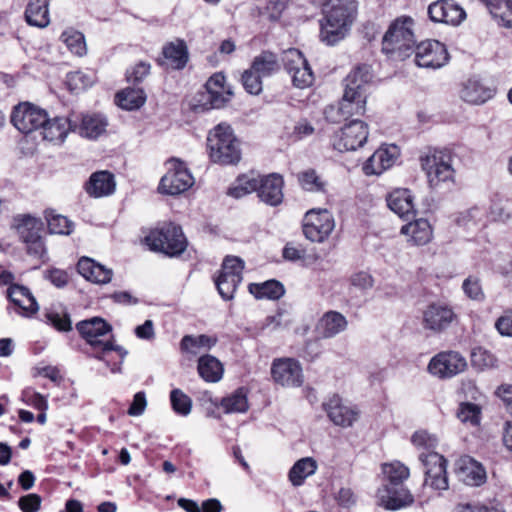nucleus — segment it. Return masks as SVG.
I'll return each instance as SVG.
<instances>
[{
  "mask_svg": "<svg viewBox=\"0 0 512 512\" xmlns=\"http://www.w3.org/2000/svg\"><path fill=\"white\" fill-rule=\"evenodd\" d=\"M357 12L353 0H327L320 21V39L327 45H335L349 32Z\"/></svg>",
  "mask_w": 512,
  "mask_h": 512,
  "instance_id": "1",
  "label": "nucleus"
},
{
  "mask_svg": "<svg viewBox=\"0 0 512 512\" xmlns=\"http://www.w3.org/2000/svg\"><path fill=\"white\" fill-rule=\"evenodd\" d=\"M372 76L367 65L358 66L344 80V94L340 104L346 118L363 115L366 110L367 86Z\"/></svg>",
  "mask_w": 512,
  "mask_h": 512,
  "instance_id": "2",
  "label": "nucleus"
},
{
  "mask_svg": "<svg viewBox=\"0 0 512 512\" xmlns=\"http://www.w3.org/2000/svg\"><path fill=\"white\" fill-rule=\"evenodd\" d=\"M207 142L209 155L213 162L229 165L240 161V143L231 126L224 123L217 125L209 132Z\"/></svg>",
  "mask_w": 512,
  "mask_h": 512,
  "instance_id": "3",
  "label": "nucleus"
},
{
  "mask_svg": "<svg viewBox=\"0 0 512 512\" xmlns=\"http://www.w3.org/2000/svg\"><path fill=\"white\" fill-rule=\"evenodd\" d=\"M76 329L86 342L95 349H99V353L95 354V358L104 361L108 365L105 355L107 352L116 351L123 362L127 355V350L121 346L113 345L110 341H103L101 337L111 332L112 327L104 319L93 317L88 320L80 321L76 324Z\"/></svg>",
  "mask_w": 512,
  "mask_h": 512,
  "instance_id": "4",
  "label": "nucleus"
},
{
  "mask_svg": "<svg viewBox=\"0 0 512 512\" xmlns=\"http://www.w3.org/2000/svg\"><path fill=\"white\" fill-rule=\"evenodd\" d=\"M414 21L411 17L396 19L383 37L382 50L399 59L409 56L415 46Z\"/></svg>",
  "mask_w": 512,
  "mask_h": 512,
  "instance_id": "5",
  "label": "nucleus"
},
{
  "mask_svg": "<svg viewBox=\"0 0 512 512\" xmlns=\"http://www.w3.org/2000/svg\"><path fill=\"white\" fill-rule=\"evenodd\" d=\"M145 241L151 250L162 252L168 256L180 255L187 247L181 227L173 223L153 229L146 236Z\"/></svg>",
  "mask_w": 512,
  "mask_h": 512,
  "instance_id": "6",
  "label": "nucleus"
},
{
  "mask_svg": "<svg viewBox=\"0 0 512 512\" xmlns=\"http://www.w3.org/2000/svg\"><path fill=\"white\" fill-rule=\"evenodd\" d=\"M13 227L26 245L27 253L42 259L46 254V247L41 236L43 230L41 219L29 214L17 215L13 219Z\"/></svg>",
  "mask_w": 512,
  "mask_h": 512,
  "instance_id": "7",
  "label": "nucleus"
},
{
  "mask_svg": "<svg viewBox=\"0 0 512 512\" xmlns=\"http://www.w3.org/2000/svg\"><path fill=\"white\" fill-rule=\"evenodd\" d=\"M430 186L437 187L441 183L452 182L455 170L452 165V155L447 150L429 151L421 159Z\"/></svg>",
  "mask_w": 512,
  "mask_h": 512,
  "instance_id": "8",
  "label": "nucleus"
},
{
  "mask_svg": "<svg viewBox=\"0 0 512 512\" xmlns=\"http://www.w3.org/2000/svg\"><path fill=\"white\" fill-rule=\"evenodd\" d=\"M47 111L31 102H20L11 112V123L23 134L39 131L46 121Z\"/></svg>",
  "mask_w": 512,
  "mask_h": 512,
  "instance_id": "9",
  "label": "nucleus"
},
{
  "mask_svg": "<svg viewBox=\"0 0 512 512\" xmlns=\"http://www.w3.org/2000/svg\"><path fill=\"white\" fill-rule=\"evenodd\" d=\"M335 228V220L327 209H311L303 220V233L312 242L325 241Z\"/></svg>",
  "mask_w": 512,
  "mask_h": 512,
  "instance_id": "10",
  "label": "nucleus"
},
{
  "mask_svg": "<svg viewBox=\"0 0 512 512\" xmlns=\"http://www.w3.org/2000/svg\"><path fill=\"white\" fill-rule=\"evenodd\" d=\"M194 183L185 164L177 159H171L167 162V172L161 178L159 190L168 195H178L188 190Z\"/></svg>",
  "mask_w": 512,
  "mask_h": 512,
  "instance_id": "11",
  "label": "nucleus"
},
{
  "mask_svg": "<svg viewBox=\"0 0 512 512\" xmlns=\"http://www.w3.org/2000/svg\"><path fill=\"white\" fill-rule=\"evenodd\" d=\"M457 320L453 307L442 301L432 302L422 311V326L433 333L444 332Z\"/></svg>",
  "mask_w": 512,
  "mask_h": 512,
  "instance_id": "12",
  "label": "nucleus"
},
{
  "mask_svg": "<svg viewBox=\"0 0 512 512\" xmlns=\"http://www.w3.org/2000/svg\"><path fill=\"white\" fill-rule=\"evenodd\" d=\"M244 262L239 257L227 256L222 264L219 276L215 279V285L224 300H231L242 282Z\"/></svg>",
  "mask_w": 512,
  "mask_h": 512,
  "instance_id": "13",
  "label": "nucleus"
},
{
  "mask_svg": "<svg viewBox=\"0 0 512 512\" xmlns=\"http://www.w3.org/2000/svg\"><path fill=\"white\" fill-rule=\"evenodd\" d=\"M368 135L367 124L353 120L334 134L332 145L339 152L355 151L366 143Z\"/></svg>",
  "mask_w": 512,
  "mask_h": 512,
  "instance_id": "14",
  "label": "nucleus"
},
{
  "mask_svg": "<svg viewBox=\"0 0 512 512\" xmlns=\"http://www.w3.org/2000/svg\"><path fill=\"white\" fill-rule=\"evenodd\" d=\"M467 368L465 357L458 351L449 350L436 354L428 364V371L441 379L452 378Z\"/></svg>",
  "mask_w": 512,
  "mask_h": 512,
  "instance_id": "15",
  "label": "nucleus"
},
{
  "mask_svg": "<svg viewBox=\"0 0 512 512\" xmlns=\"http://www.w3.org/2000/svg\"><path fill=\"white\" fill-rule=\"evenodd\" d=\"M419 459L425 467L424 485L429 486L434 490L448 489L446 459L434 451H430L426 454L421 453Z\"/></svg>",
  "mask_w": 512,
  "mask_h": 512,
  "instance_id": "16",
  "label": "nucleus"
},
{
  "mask_svg": "<svg viewBox=\"0 0 512 512\" xmlns=\"http://www.w3.org/2000/svg\"><path fill=\"white\" fill-rule=\"evenodd\" d=\"M283 63L285 70L290 74L294 86L306 88L312 85L314 75L307 60L298 49H289L284 52Z\"/></svg>",
  "mask_w": 512,
  "mask_h": 512,
  "instance_id": "17",
  "label": "nucleus"
},
{
  "mask_svg": "<svg viewBox=\"0 0 512 512\" xmlns=\"http://www.w3.org/2000/svg\"><path fill=\"white\" fill-rule=\"evenodd\" d=\"M449 61L444 44L437 40H426L415 47V62L419 67L438 69Z\"/></svg>",
  "mask_w": 512,
  "mask_h": 512,
  "instance_id": "18",
  "label": "nucleus"
},
{
  "mask_svg": "<svg viewBox=\"0 0 512 512\" xmlns=\"http://www.w3.org/2000/svg\"><path fill=\"white\" fill-rule=\"evenodd\" d=\"M271 375L283 387H299L303 383L302 367L293 358L275 359L271 366Z\"/></svg>",
  "mask_w": 512,
  "mask_h": 512,
  "instance_id": "19",
  "label": "nucleus"
},
{
  "mask_svg": "<svg viewBox=\"0 0 512 512\" xmlns=\"http://www.w3.org/2000/svg\"><path fill=\"white\" fill-rule=\"evenodd\" d=\"M256 192L262 202L270 206H278L283 201V177L277 173L256 177Z\"/></svg>",
  "mask_w": 512,
  "mask_h": 512,
  "instance_id": "20",
  "label": "nucleus"
},
{
  "mask_svg": "<svg viewBox=\"0 0 512 512\" xmlns=\"http://www.w3.org/2000/svg\"><path fill=\"white\" fill-rule=\"evenodd\" d=\"M379 504L387 510H399L413 503V496L403 485L385 484L377 491Z\"/></svg>",
  "mask_w": 512,
  "mask_h": 512,
  "instance_id": "21",
  "label": "nucleus"
},
{
  "mask_svg": "<svg viewBox=\"0 0 512 512\" xmlns=\"http://www.w3.org/2000/svg\"><path fill=\"white\" fill-rule=\"evenodd\" d=\"M428 15L434 22L459 25L466 17L465 11L448 0H438L428 7Z\"/></svg>",
  "mask_w": 512,
  "mask_h": 512,
  "instance_id": "22",
  "label": "nucleus"
},
{
  "mask_svg": "<svg viewBox=\"0 0 512 512\" xmlns=\"http://www.w3.org/2000/svg\"><path fill=\"white\" fill-rule=\"evenodd\" d=\"M328 418L337 426L350 427L357 420L358 412L345 405L338 395H332L322 404Z\"/></svg>",
  "mask_w": 512,
  "mask_h": 512,
  "instance_id": "23",
  "label": "nucleus"
},
{
  "mask_svg": "<svg viewBox=\"0 0 512 512\" xmlns=\"http://www.w3.org/2000/svg\"><path fill=\"white\" fill-rule=\"evenodd\" d=\"M399 154L396 145L382 146L368 158L363 169L367 175H380L394 165Z\"/></svg>",
  "mask_w": 512,
  "mask_h": 512,
  "instance_id": "24",
  "label": "nucleus"
},
{
  "mask_svg": "<svg viewBox=\"0 0 512 512\" xmlns=\"http://www.w3.org/2000/svg\"><path fill=\"white\" fill-rule=\"evenodd\" d=\"M455 472L459 480L470 486H479L486 480L485 469L470 456H462L457 460Z\"/></svg>",
  "mask_w": 512,
  "mask_h": 512,
  "instance_id": "25",
  "label": "nucleus"
},
{
  "mask_svg": "<svg viewBox=\"0 0 512 512\" xmlns=\"http://www.w3.org/2000/svg\"><path fill=\"white\" fill-rule=\"evenodd\" d=\"M400 233L406 241L413 246L428 244L433 237V230L428 220L424 218L415 219L403 225Z\"/></svg>",
  "mask_w": 512,
  "mask_h": 512,
  "instance_id": "26",
  "label": "nucleus"
},
{
  "mask_svg": "<svg viewBox=\"0 0 512 512\" xmlns=\"http://www.w3.org/2000/svg\"><path fill=\"white\" fill-rule=\"evenodd\" d=\"M387 205L391 211L401 218H409L415 215L414 196L406 188H397L386 197Z\"/></svg>",
  "mask_w": 512,
  "mask_h": 512,
  "instance_id": "27",
  "label": "nucleus"
},
{
  "mask_svg": "<svg viewBox=\"0 0 512 512\" xmlns=\"http://www.w3.org/2000/svg\"><path fill=\"white\" fill-rule=\"evenodd\" d=\"M346 317L337 311H328L323 314L316 325V332L319 337L328 339L342 333L347 329Z\"/></svg>",
  "mask_w": 512,
  "mask_h": 512,
  "instance_id": "28",
  "label": "nucleus"
},
{
  "mask_svg": "<svg viewBox=\"0 0 512 512\" xmlns=\"http://www.w3.org/2000/svg\"><path fill=\"white\" fill-rule=\"evenodd\" d=\"M205 87L212 108H221L231 99L232 92L226 86V78L222 73L213 74Z\"/></svg>",
  "mask_w": 512,
  "mask_h": 512,
  "instance_id": "29",
  "label": "nucleus"
},
{
  "mask_svg": "<svg viewBox=\"0 0 512 512\" xmlns=\"http://www.w3.org/2000/svg\"><path fill=\"white\" fill-rule=\"evenodd\" d=\"M77 270L85 279L96 284H107L113 276L112 269L88 257H82L78 261Z\"/></svg>",
  "mask_w": 512,
  "mask_h": 512,
  "instance_id": "30",
  "label": "nucleus"
},
{
  "mask_svg": "<svg viewBox=\"0 0 512 512\" xmlns=\"http://www.w3.org/2000/svg\"><path fill=\"white\" fill-rule=\"evenodd\" d=\"M71 121L66 117L49 118L46 113V121L40 127L39 133L44 140L50 142H62L72 129Z\"/></svg>",
  "mask_w": 512,
  "mask_h": 512,
  "instance_id": "31",
  "label": "nucleus"
},
{
  "mask_svg": "<svg viewBox=\"0 0 512 512\" xmlns=\"http://www.w3.org/2000/svg\"><path fill=\"white\" fill-rule=\"evenodd\" d=\"M116 187L114 175L108 171L93 173L85 185L87 194L94 198H100L114 193Z\"/></svg>",
  "mask_w": 512,
  "mask_h": 512,
  "instance_id": "32",
  "label": "nucleus"
},
{
  "mask_svg": "<svg viewBox=\"0 0 512 512\" xmlns=\"http://www.w3.org/2000/svg\"><path fill=\"white\" fill-rule=\"evenodd\" d=\"M162 55L168 65L175 70H182L189 60L188 47L182 39L166 43L162 48Z\"/></svg>",
  "mask_w": 512,
  "mask_h": 512,
  "instance_id": "33",
  "label": "nucleus"
},
{
  "mask_svg": "<svg viewBox=\"0 0 512 512\" xmlns=\"http://www.w3.org/2000/svg\"><path fill=\"white\" fill-rule=\"evenodd\" d=\"M495 94L494 89L484 85L478 79H468L461 90V98L470 104L480 105L490 100Z\"/></svg>",
  "mask_w": 512,
  "mask_h": 512,
  "instance_id": "34",
  "label": "nucleus"
},
{
  "mask_svg": "<svg viewBox=\"0 0 512 512\" xmlns=\"http://www.w3.org/2000/svg\"><path fill=\"white\" fill-rule=\"evenodd\" d=\"M48 0H28L25 20L30 26L45 28L50 23Z\"/></svg>",
  "mask_w": 512,
  "mask_h": 512,
  "instance_id": "35",
  "label": "nucleus"
},
{
  "mask_svg": "<svg viewBox=\"0 0 512 512\" xmlns=\"http://www.w3.org/2000/svg\"><path fill=\"white\" fill-rule=\"evenodd\" d=\"M499 26L512 28V0H480Z\"/></svg>",
  "mask_w": 512,
  "mask_h": 512,
  "instance_id": "36",
  "label": "nucleus"
},
{
  "mask_svg": "<svg viewBox=\"0 0 512 512\" xmlns=\"http://www.w3.org/2000/svg\"><path fill=\"white\" fill-rule=\"evenodd\" d=\"M318 465L314 458L304 457L294 463L288 473L291 484L295 487L303 485L306 478L315 474Z\"/></svg>",
  "mask_w": 512,
  "mask_h": 512,
  "instance_id": "37",
  "label": "nucleus"
},
{
  "mask_svg": "<svg viewBox=\"0 0 512 512\" xmlns=\"http://www.w3.org/2000/svg\"><path fill=\"white\" fill-rule=\"evenodd\" d=\"M8 298L27 313L38 311V304L28 288L21 285H11L7 290Z\"/></svg>",
  "mask_w": 512,
  "mask_h": 512,
  "instance_id": "38",
  "label": "nucleus"
},
{
  "mask_svg": "<svg viewBox=\"0 0 512 512\" xmlns=\"http://www.w3.org/2000/svg\"><path fill=\"white\" fill-rule=\"evenodd\" d=\"M116 103L122 109L137 110L146 102V94L142 88H126L116 94Z\"/></svg>",
  "mask_w": 512,
  "mask_h": 512,
  "instance_id": "39",
  "label": "nucleus"
},
{
  "mask_svg": "<svg viewBox=\"0 0 512 512\" xmlns=\"http://www.w3.org/2000/svg\"><path fill=\"white\" fill-rule=\"evenodd\" d=\"M198 373L206 382H218L223 376V366L214 356L204 355L198 360Z\"/></svg>",
  "mask_w": 512,
  "mask_h": 512,
  "instance_id": "40",
  "label": "nucleus"
},
{
  "mask_svg": "<svg viewBox=\"0 0 512 512\" xmlns=\"http://www.w3.org/2000/svg\"><path fill=\"white\" fill-rule=\"evenodd\" d=\"M249 292L258 299L277 300L284 295L285 289L279 281L268 280L263 283H251Z\"/></svg>",
  "mask_w": 512,
  "mask_h": 512,
  "instance_id": "41",
  "label": "nucleus"
},
{
  "mask_svg": "<svg viewBox=\"0 0 512 512\" xmlns=\"http://www.w3.org/2000/svg\"><path fill=\"white\" fill-rule=\"evenodd\" d=\"M107 124V119L103 115H85L82 118L80 134L89 139H96L105 132Z\"/></svg>",
  "mask_w": 512,
  "mask_h": 512,
  "instance_id": "42",
  "label": "nucleus"
},
{
  "mask_svg": "<svg viewBox=\"0 0 512 512\" xmlns=\"http://www.w3.org/2000/svg\"><path fill=\"white\" fill-rule=\"evenodd\" d=\"M217 343V338L208 335H186L181 340V349L184 352L197 355L204 350L211 349Z\"/></svg>",
  "mask_w": 512,
  "mask_h": 512,
  "instance_id": "43",
  "label": "nucleus"
},
{
  "mask_svg": "<svg viewBox=\"0 0 512 512\" xmlns=\"http://www.w3.org/2000/svg\"><path fill=\"white\" fill-rule=\"evenodd\" d=\"M382 473L385 480L392 486L403 485V482L409 478L410 471L400 461H393L382 464Z\"/></svg>",
  "mask_w": 512,
  "mask_h": 512,
  "instance_id": "44",
  "label": "nucleus"
},
{
  "mask_svg": "<svg viewBox=\"0 0 512 512\" xmlns=\"http://www.w3.org/2000/svg\"><path fill=\"white\" fill-rule=\"evenodd\" d=\"M471 366L477 371H486L498 367L497 357L487 349L476 347L470 355Z\"/></svg>",
  "mask_w": 512,
  "mask_h": 512,
  "instance_id": "45",
  "label": "nucleus"
},
{
  "mask_svg": "<svg viewBox=\"0 0 512 512\" xmlns=\"http://www.w3.org/2000/svg\"><path fill=\"white\" fill-rule=\"evenodd\" d=\"M261 78L272 75L278 69L276 56L271 52H262L256 56L250 67Z\"/></svg>",
  "mask_w": 512,
  "mask_h": 512,
  "instance_id": "46",
  "label": "nucleus"
},
{
  "mask_svg": "<svg viewBox=\"0 0 512 512\" xmlns=\"http://www.w3.org/2000/svg\"><path fill=\"white\" fill-rule=\"evenodd\" d=\"M458 224L474 230L486 225V209L483 207H473L462 213L458 218Z\"/></svg>",
  "mask_w": 512,
  "mask_h": 512,
  "instance_id": "47",
  "label": "nucleus"
},
{
  "mask_svg": "<svg viewBox=\"0 0 512 512\" xmlns=\"http://www.w3.org/2000/svg\"><path fill=\"white\" fill-rule=\"evenodd\" d=\"M45 218L51 234L69 235L73 232L74 223L67 217L55 214L53 211H46Z\"/></svg>",
  "mask_w": 512,
  "mask_h": 512,
  "instance_id": "48",
  "label": "nucleus"
},
{
  "mask_svg": "<svg viewBox=\"0 0 512 512\" xmlns=\"http://www.w3.org/2000/svg\"><path fill=\"white\" fill-rule=\"evenodd\" d=\"M221 407L226 413H242L248 409L247 395L244 389H237L221 401Z\"/></svg>",
  "mask_w": 512,
  "mask_h": 512,
  "instance_id": "49",
  "label": "nucleus"
},
{
  "mask_svg": "<svg viewBox=\"0 0 512 512\" xmlns=\"http://www.w3.org/2000/svg\"><path fill=\"white\" fill-rule=\"evenodd\" d=\"M298 183L302 189L309 192H324L326 183L313 169L298 173Z\"/></svg>",
  "mask_w": 512,
  "mask_h": 512,
  "instance_id": "50",
  "label": "nucleus"
},
{
  "mask_svg": "<svg viewBox=\"0 0 512 512\" xmlns=\"http://www.w3.org/2000/svg\"><path fill=\"white\" fill-rule=\"evenodd\" d=\"M61 40L73 54L83 56L86 53L85 38L81 32L66 30L61 34Z\"/></svg>",
  "mask_w": 512,
  "mask_h": 512,
  "instance_id": "51",
  "label": "nucleus"
},
{
  "mask_svg": "<svg viewBox=\"0 0 512 512\" xmlns=\"http://www.w3.org/2000/svg\"><path fill=\"white\" fill-rule=\"evenodd\" d=\"M256 189V177L243 175L237 178L235 184L228 189L227 193L231 197L239 199L253 191H256Z\"/></svg>",
  "mask_w": 512,
  "mask_h": 512,
  "instance_id": "52",
  "label": "nucleus"
},
{
  "mask_svg": "<svg viewBox=\"0 0 512 512\" xmlns=\"http://www.w3.org/2000/svg\"><path fill=\"white\" fill-rule=\"evenodd\" d=\"M170 402L173 411L181 416H187L192 409V400L181 389L175 388L170 392Z\"/></svg>",
  "mask_w": 512,
  "mask_h": 512,
  "instance_id": "53",
  "label": "nucleus"
},
{
  "mask_svg": "<svg viewBox=\"0 0 512 512\" xmlns=\"http://www.w3.org/2000/svg\"><path fill=\"white\" fill-rule=\"evenodd\" d=\"M481 409L474 403H461L457 411L458 419L463 423H469L476 426L480 423Z\"/></svg>",
  "mask_w": 512,
  "mask_h": 512,
  "instance_id": "54",
  "label": "nucleus"
},
{
  "mask_svg": "<svg viewBox=\"0 0 512 512\" xmlns=\"http://www.w3.org/2000/svg\"><path fill=\"white\" fill-rule=\"evenodd\" d=\"M21 401L36 410H48L47 397L32 387L25 388L21 393Z\"/></svg>",
  "mask_w": 512,
  "mask_h": 512,
  "instance_id": "55",
  "label": "nucleus"
},
{
  "mask_svg": "<svg viewBox=\"0 0 512 512\" xmlns=\"http://www.w3.org/2000/svg\"><path fill=\"white\" fill-rule=\"evenodd\" d=\"M411 442L416 448L429 451L436 448L438 439L435 435H432L425 430H418L413 433Z\"/></svg>",
  "mask_w": 512,
  "mask_h": 512,
  "instance_id": "56",
  "label": "nucleus"
},
{
  "mask_svg": "<svg viewBox=\"0 0 512 512\" xmlns=\"http://www.w3.org/2000/svg\"><path fill=\"white\" fill-rule=\"evenodd\" d=\"M244 89L252 94L258 95L262 91V78L256 74L251 68L245 70L241 77Z\"/></svg>",
  "mask_w": 512,
  "mask_h": 512,
  "instance_id": "57",
  "label": "nucleus"
},
{
  "mask_svg": "<svg viewBox=\"0 0 512 512\" xmlns=\"http://www.w3.org/2000/svg\"><path fill=\"white\" fill-rule=\"evenodd\" d=\"M151 65L148 62L140 61L126 71V79L128 82L137 84L141 83L149 74Z\"/></svg>",
  "mask_w": 512,
  "mask_h": 512,
  "instance_id": "58",
  "label": "nucleus"
},
{
  "mask_svg": "<svg viewBox=\"0 0 512 512\" xmlns=\"http://www.w3.org/2000/svg\"><path fill=\"white\" fill-rule=\"evenodd\" d=\"M48 321L57 330L67 332L72 329L70 316L67 312L50 311L46 314Z\"/></svg>",
  "mask_w": 512,
  "mask_h": 512,
  "instance_id": "59",
  "label": "nucleus"
},
{
  "mask_svg": "<svg viewBox=\"0 0 512 512\" xmlns=\"http://www.w3.org/2000/svg\"><path fill=\"white\" fill-rule=\"evenodd\" d=\"M464 293L472 300H483L484 293L478 278L469 276L462 284Z\"/></svg>",
  "mask_w": 512,
  "mask_h": 512,
  "instance_id": "60",
  "label": "nucleus"
},
{
  "mask_svg": "<svg viewBox=\"0 0 512 512\" xmlns=\"http://www.w3.org/2000/svg\"><path fill=\"white\" fill-rule=\"evenodd\" d=\"M44 278L57 288H64L70 280L68 272L59 268L47 269Z\"/></svg>",
  "mask_w": 512,
  "mask_h": 512,
  "instance_id": "61",
  "label": "nucleus"
},
{
  "mask_svg": "<svg viewBox=\"0 0 512 512\" xmlns=\"http://www.w3.org/2000/svg\"><path fill=\"white\" fill-rule=\"evenodd\" d=\"M67 82L71 90L85 89L93 83L90 76L82 71H75L68 74Z\"/></svg>",
  "mask_w": 512,
  "mask_h": 512,
  "instance_id": "62",
  "label": "nucleus"
},
{
  "mask_svg": "<svg viewBox=\"0 0 512 512\" xmlns=\"http://www.w3.org/2000/svg\"><path fill=\"white\" fill-rule=\"evenodd\" d=\"M18 505L22 512H38L41 507V497L34 493L22 496Z\"/></svg>",
  "mask_w": 512,
  "mask_h": 512,
  "instance_id": "63",
  "label": "nucleus"
},
{
  "mask_svg": "<svg viewBox=\"0 0 512 512\" xmlns=\"http://www.w3.org/2000/svg\"><path fill=\"white\" fill-rule=\"evenodd\" d=\"M454 512H504L502 508L498 506H486L481 503H467L459 504Z\"/></svg>",
  "mask_w": 512,
  "mask_h": 512,
  "instance_id": "64",
  "label": "nucleus"
}]
</instances>
